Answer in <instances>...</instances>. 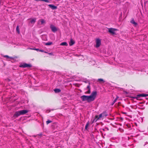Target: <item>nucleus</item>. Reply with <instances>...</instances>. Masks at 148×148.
<instances>
[{"mask_svg":"<svg viewBox=\"0 0 148 148\" xmlns=\"http://www.w3.org/2000/svg\"><path fill=\"white\" fill-rule=\"evenodd\" d=\"M96 91L93 92L90 96L83 95L81 97L82 101H87L88 102H90L93 101L95 99L96 95Z\"/></svg>","mask_w":148,"mask_h":148,"instance_id":"1","label":"nucleus"},{"mask_svg":"<svg viewBox=\"0 0 148 148\" xmlns=\"http://www.w3.org/2000/svg\"><path fill=\"white\" fill-rule=\"evenodd\" d=\"M117 29L113 28H108V32L110 34L112 35H114L116 34V33L115 32V31H117Z\"/></svg>","mask_w":148,"mask_h":148,"instance_id":"2","label":"nucleus"},{"mask_svg":"<svg viewBox=\"0 0 148 148\" xmlns=\"http://www.w3.org/2000/svg\"><path fill=\"white\" fill-rule=\"evenodd\" d=\"M20 67L23 68H30L32 67V65L30 64L27 63H23L20 65Z\"/></svg>","mask_w":148,"mask_h":148,"instance_id":"3","label":"nucleus"},{"mask_svg":"<svg viewBox=\"0 0 148 148\" xmlns=\"http://www.w3.org/2000/svg\"><path fill=\"white\" fill-rule=\"evenodd\" d=\"M96 45L95 47L96 48L99 47L101 45V40L99 38H97L96 39Z\"/></svg>","mask_w":148,"mask_h":148,"instance_id":"4","label":"nucleus"},{"mask_svg":"<svg viewBox=\"0 0 148 148\" xmlns=\"http://www.w3.org/2000/svg\"><path fill=\"white\" fill-rule=\"evenodd\" d=\"M102 117H103L102 113L100 114L99 116L98 115H96L95 116V119L94 120V121H95V122H96L98 119Z\"/></svg>","mask_w":148,"mask_h":148,"instance_id":"5","label":"nucleus"},{"mask_svg":"<svg viewBox=\"0 0 148 148\" xmlns=\"http://www.w3.org/2000/svg\"><path fill=\"white\" fill-rule=\"evenodd\" d=\"M50 28L53 32H55L57 31V28L53 25H51L50 26Z\"/></svg>","mask_w":148,"mask_h":148,"instance_id":"6","label":"nucleus"},{"mask_svg":"<svg viewBox=\"0 0 148 148\" xmlns=\"http://www.w3.org/2000/svg\"><path fill=\"white\" fill-rule=\"evenodd\" d=\"M148 96V94H142L138 95H137L136 97L137 99H138V98L141 97H146Z\"/></svg>","mask_w":148,"mask_h":148,"instance_id":"7","label":"nucleus"},{"mask_svg":"<svg viewBox=\"0 0 148 148\" xmlns=\"http://www.w3.org/2000/svg\"><path fill=\"white\" fill-rule=\"evenodd\" d=\"M90 85L89 84L88 85L86 88V90H87V91H86L85 93L86 94H90Z\"/></svg>","mask_w":148,"mask_h":148,"instance_id":"8","label":"nucleus"},{"mask_svg":"<svg viewBox=\"0 0 148 148\" xmlns=\"http://www.w3.org/2000/svg\"><path fill=\"white\" fill-rule=\"evenodd\" d=\"M20 111H17L15 112V113L14 114L13 116L15 118L18 117L19 115H21Z\"/></svg>","mask_w":148,"mask_h":148,"instance_id":"9","label":"nucleus"},{"mask_svg":"<svg viewBox=\"0 0 148 148\" xmlns=\"http://www.w3.org/2000/svg\"><path fill=\"white\" fill-rule=\"evenodd\" d=\"M19 111L21 115L24 114L28 112V111L26 110H23Z\"/></svg>","mask_w":148,"mask_h":148,"instance_id":"10","label":"nucleus"},{"mask_svg":"<svg viewBox=\"0 0 148 148\" xmlns=\"http://www.w3.org/2000/svg\"><path fill=\"white\" fill-rule=\"evenodd\" d=\"M48 6L50 8H51L53 10L56 9L57 8V7L56 6H55L53 5L49 4L48 5Z\"/></svg>","mask_w":148,"mask_h":148,"instance_id":"11","label":"nucleus"},{"mask_svg":"<svg viewBox=\"0 0 148 148\" xmlns=\"http://www.w3.org/2000/svg\"><path fill=\"white\" fill-rule=\"evenodd\" d=\"M97 81L100 83H103L105 82L103 79L101 78L98 79Z\"/></svg>","mask_w":148,"mask_h":148,"instance_id":"12","label":"nucleus"},{"mask_svg":"<svg viewBox=\"0 0 148 148\" xmlns=\"http://www.w3.org/2000/svg\"><path fill=\"white\" fill-rule=\"evenodd\" d=\"M75 43V41L73 40L72 39H70V42L69 43V45L71 46L74 44Z\"/></svg>","mask_w":148,"mask_h":148,"instance_id":"13","label":"nucleus"},{"mask_svg":"<svg viewBox=\"0 0 148 148\" xmlns=\"http://www.w3.org/2000/svg\"><path fill=\"white\" fill-rule=\"evenodd\" d=\"M60 45L62 46H67L68 45V44L66 42H62L61 43Z\"/></svg>","mask_w":148,"mask_h":148,"instance_id":"14","label":"nucleus"},{"mask_svg":"<svg viewBox=\"0 0 148 148\" xmlns=\"http://www.w3.org/2000/svg\"><path fill=\"white\" fill-rule=\"evenodd\" d=\"M36 20V18H33V19H31L30 21V22L32 23H34L35 22Z\"/></svg>","mask_w":148,"mask_h":148,"instance_id":"15","label":"nucleus"},{"mask_svg":"<svg viewBox=\"0 0 148 148\" xmlns=\"http://www.w3.org/2000/svg\"><path fill=\"white\" fill-rule=\"evenodd\" d=\"M54 91L56 93H58L60 92L61 90L59 89L56 88L54 90Z\"/></svg>","mask_w":148,"mask_h":148,"instance_id":"16","label":"nucleus"},{"mask_svg":"<svg viewBox=\"0 0 148 148\" xmlns=\"http://www.w3.org/2000/svg\"><path fill=\"white\" fill-rule=\"evenodd\" d=\"M131 23L134 25H137V23H136L134 21V19H132L131 21Z\"/></svg>","mask_w":148,"mask_h":148,"instance_id":"17","label":"nucleus"},{"mask_svg":"<svg viewBox=\"0 0 148 148\" xmlns=\"http://www.w3.org/2000/svg\"><path fill=\"white\" fill-rule=\"evenodd\" d=\"M103 117H105L107 116V114L106 112H104L102 113Z\"/></svg>","mask_w":148,"mask_h":148,"instance_id":"18","label":"nucleus"},{"mask_svg":"<svg viewBox=\"0 0 148 148\" xmlns=\"http://www.w3.org/2000/svg\"><path fill=\"white\" fill-rule=\"evenodd\" d=\"M3 57L5 58H6L7 59H13V58L12 57H10L8 55L4 56Z\"/></svg>","mask_w":148,"mask_h":148,"instance_id":"19","label":"nucleus"},{"mask_svg":"<svg viewBox=\"0 0 148 148\" xmlns=\"http://www.w3.org/2000/svg\"><path fill=\"white\" fill-rule=\"evenodd\" d=\"M40 21L41 23V24H43L44 23H45V21L43 19H41L40 21Z\"/></svg>","mask_w":148,"mask_h":148,"instance_id":"20","label":"nucleus"},{"mask_svg":"<svg viewBox=\"0 0 148 148\" xmlns=\"http://www.w3.org/2000/svg\"><path fill=\"white\" fill-rule=\"evenodd\" d=\"M16 31L17 32L18 34H19L20 33V32L19 30V26H17L16 27Z\"/></svg>","mask_w":148,"mask_h":148,"instance_id":"21","label":"nucleus"},{"mask_svg":"<svg viewBox=\"0 0 148 148\" xmlns=\"http://www.w3.org/2000/svg\"><path fill=\"white\" fill-rule=\"evenodd\" d=\"M52 42H48L46 43L45 44V45H50L52 44Z\"/></svg>","mask_w":148,"mask_h":148,"instance_id":"22","label":"nucleus"},{"mask_svg":"<svg viewBox=\"0 0 148 148\" xmlns=\"http://www.w3.org/2000/svg\"><path fill=\"white\" fill-rule=\"evenodd\" d=\"M89 125V122H88L87 123V124H86V126H85V129H86V130L87 129V127Z\"/></svg>","mask_w":148,"mask_h":148,"instance_id":"23","label":"nucleus"},{"mask_svg":"<svg viewBox=\"0 0 148 148\" xmlns=\"http://www.w3.org/2000/svg\"><path fill=\"white\" fill-rule=\"evenodd\" d=\"M52 122V121L49 120L46 121V123L47 124H48L49 123H51Z\"/></svg>","mask_w":148,"mask_h":148,"instance_id":"24","label":"nucleus"},{"mask_svg":"<svg viewBox=\"0 0 148 148\" xmlns=\"http://www.w3.org/2000/svg\"><path fill=\"white\" fill-rule=\"evenodd\" d=\"M116 101V100L115 99L114 101L112 103V105H113L115 103V102Z\"/></svg>","mask_w":148,"mask_h":148,"instance_id":"25","label":"nucleus"},{"mask_svg":"<svg viewBox=\"0 0 148 148\" xmlns=\"http://www.w3.org/2000/svg\"><path fill=\"white\" fill-rule=\"evenodd\" d=\"M32 49L35 50H36V51H39V49Z\"/></svg>","mask_w":148,"mask_h":148,"instance_id":"26","label":"nucleus"},{"mask_svg":"<svg viewBox=\"0 0 148 148\" xmlns=\"http://www.w3.org/2000/svg\"><path fill=\"white\" fill-rule=\"evenodd\" d=\"M45 2H47V3H48L49 2V1L48 0H45Z\"/></svg>","mask_w":148,"mask_h":148,"instance_id":"27","label":"nucleus"},{"mask_svg":"<svg viewBox=\"0 0 148 148\" xmlns=\"http://www.w3.org/2000/svg\"><path fill=\"white\" fill-rule=\"evenodd\" d=\"M48 54H49V55H53V53H48Z\"/></svg>","mask_w":148,"mask_h":148,"instance_id":"28","label":"nucleus"},{"mask_svg":"<svg viewBox=\"0 0 148 148\" xmlns=\"http://www.w3.org/2000/svg\"><path fill=\"white\" fill-rule=\"evenodd\" d=\"M119 98V97L117 96L116 97V99H115L116 100H117V99Z\"/></svg>","mask_w":148,"mask_h":148,"instance_id":"29","label":"nucleus"},{"mask_svg":"<svg viewBox=\"0 0 148 148\" xmlns=\"http://www.w3.org/2000/svg\"><path fill=\"white\" fill-rule=\"evenodd\" d=\"M120 103H121L120 102H118V105L119 106V105H120Z\"/></svg>","mask_w":148,"mask_h":148,"instance_id":"30","label":"nucleus"},{"mask_svg":"<svg viewBox=\"0 0 148 148\" xmlns=\"http://www.w3.org/2000/svg\"><path fill=\"white\" fill-rule=\"evenodd\" d=\"M39 51H41V52H43V50H39Z\"/></svg>","mask_w":148,"mask_h":148,"instance_id":"31","label":"nucleus"},{"mask_svg":"<svg viewBox=\"0 0 148 148\" xmlns=\"http://www.w3.org/2000/svg\"><path fill=\"white\" fill-rule=\"evenodd\" d=\"M40 1H45V0H40Z\"/></svg>","mask_w":148,"mask_h":148,"instance_id":"32","label":"nucleus"},{"mask_svg":"<svg viewBox=\"0 0 148 148\" xmlns=\"http://www.w3.org/2000/svg\"><path fill=\"white\" fill-rule=\"evenodd\" d=\"M45 53H47V52H45Z\"/></svg>","mask_w":148,"mask_h":148,"instance_id":"33","label":"nucleus"}]
</instances>
